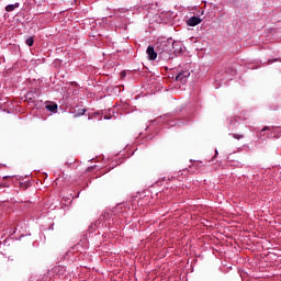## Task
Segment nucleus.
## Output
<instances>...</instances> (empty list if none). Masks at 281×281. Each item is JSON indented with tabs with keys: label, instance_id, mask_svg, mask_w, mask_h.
<instances>
[{
	"label": "nucleus",
	"instance_id": "1",
	"mask_svg": "<svg viewBox=\"0 0 281 281\" xmlns=\"http://www.w3.org/2000/svg\"><path fill=\"white\" fill-rule=\"evenodd\" d=\"M188 78H190V70H182L176 76V82L186 85V82H188Z\"/></svg>",
	"mask_w": 281,
	"mask_h": 281
},
{
	"label": "nucleus",
	"instance_id": "2",
	"mask_svg": "<svg viewBox=\"0 0 281 281\" xmlns=\"http://www.w3.org/2000/svg\"><path fill=\"white\" fill-rule=\"evenodd\" d=\"M157 49L159 52V56L164 54H169L170 46H168V42H160L157 44Z\"/></svg>",
	"mask_w": 281,
	"mask_h": 281
},
{
	"label": "nucleus",
	"instance_id": "3",
	"mask_svg": "<svg viewBox=\"0 0 281 281\" xmlns=\"http://www.w3.org/2000/svg\"><path fill=\"white\" fill-rule=\"evenodd\" d=\"M201 19L199 16H191L188 21H187V25H189V27H195V25H199L201 23Z\"/></svg>",
	"mask_w": 281,
	"mask_h": 281
},
{
	"label": "nucleus",
	"instance_id": "4",
	"mask_svg": "<svg viewBox=\"0 0 281 281\" xmlns=\"http://www.w3.org/2000/svg\"><path fill=\"white\" fill-rule=\"evenodd\" d=\"M147 55H148L149 60H157V52H155V47L148 46Z\"/></svg>",
	"mask_w": 281,
	"mask_h": 281
},
{
	"label": "nucleus",
	"instance_id": "5",
	"mask_svg": "<svg viewBox=\"0 0 281 281\" xmlns=\"http://www.w3.org/2000/svg\"><path fill=\"white\" fill-rule=\"evenodd\" d=\"M47 111H50V113H56L58 111V104H48L46 105Z\"/></svg>",
	"mask_w": 281,
	"mask_h": 281
},
{
	"label": "nucleus",
	"instance_id": "6",
	"mask_svg": "<svg viewBox=\"0 0 281 281\" xmlns=\"http://www.w3.org/2000/svg\"><path fill=\"white\" fill-rule=\"evenodd\" d=\"M16 8H19V3H15V4H8L5 7V11L7 12H14V10H16Z\"/></svg>",
	"mask_w": 281,
	"mask_h": 281
},
{
	"label": "nucleus",
	"instance_id": "7",
	"mask_svg": "<svg viewBox=\"0 0 281 281\" xmlns=\"http://www.w3.org/2000/svg\"><path fill=\"white\" fill-rule=\"evenodd\" d=\"M87 113V109H79L77 113L74 115V117H80L81 115H85Z\"/></svg>",
	"mask_w": 281,
	"mask_h": 281
},
{
	"label": "nucleus",
	"instance_id": "8",
	"mask_svg": "<svg viewBox=\"0 0 281 281\" xmlns=\"http://www.w3.org/2000/svg\"><path fill=\"white\" fill-rule=\"evenodd\" d=\"M26 45H29V47H32V45H34V37H29L26 41H25Z\"/></svg>",
	"mask_w": 281,
	"mask_h": 281
},
{
	"label": "nucleus",
	"instance_id": "9",
	"mask_svg": "<svg viewBox=\"0 0 281 281\" xmlns=\"http://www.w3.org/2000/svg\"><path fill=\"white\" fill-rule=\"evenodd\" d=\"M232 137H234V139H243L245 137V135L243 134H231Z\"/></svg>",
	"mask_w": 281,
	"mask_h": 281
},
{
	"label": "nucleus",
	"instance_id": "10",
	"mask_svg": "<svg viewBox=\"0 0 281 281\" xmlns=\"http://www.w3.org/2000/svg\"><path fill=\"white\" fill-rule=\"evenodd\" d=\"M265 131H271V127L265 126V127L261 130V133H265Z\"/></svg>",
	"mask_w": 281,
	"mask_h": 281
},
{
	"label": "nucleus",
	"instance_id": "11",
	"mask_svg": "<svg viewBox=\"0 0 281 281\" xmlns=\"http://www.w3.org/2000/svg\"><path fill=\"white\" fill-rule=\"evenodd\" d=\"M121 78L122 79L126 78V71H121Z\"/></svg>",
	"mask_w": 281,
	"mask_h": 281
},
{
	"label": "nucleus",
	"instance_id": "12",
	"mask_svg": "<svg viewBox=\"0 0 281 281\" xmlns=\"http://www.w3.org/2000/svg\"><path fill=\"white\" fill-rule=\"evenodd\" d=\"M276 60H278V59H272L271 63H276Z\"/></svg>",
	"mask_w": 281,
	"mask_h": 281
},
{
	"label": "nucleus",
	"instance_id": "13",
	"mask_svg": "<svg viewBox=\"0 0 281 281\" xmlns=\"http://www.w3.org/2000/svg\"><path fill=\"white\" fill-rule=\"evenodd\" d=\"M215 155H218V150H215Z\"/></svg>",
	"mask_w": 281,
	"mask_h": 281
},
{
	"label": "nucleus",
	"instance_id": "14",
	"mask_svg": "<svg viewBox=\"0 0 281 281\" xmlns=\"http://www.w3.org/2000/svg\"><path fill=\"white\" fill-rule=\"evenodd\" d=\"M175 45H176V44L173 43V44H172V47H175Z\"/></svg>",
	"mask_w": 281,
	"mask_h": 281
}]
</instances>
